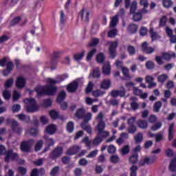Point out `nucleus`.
<instances>
[{
	"label": "nucleus",
	"mask_w": 176,
	"mask_h": 176,
	"mask_svg": "<svg viewBox=\"0 0 176 176\" xmlns=\"http://www.w3.org/2000/svg\"><path fill=\"white\" fill-rule=\"evenodd\" d=\"M38 96H43V94H47L48 96H53L57 91V87L53 86H38L35 88Z\"/></svg>",
	"instance_id": "nucleus-1"
},
{
	"label": "nucleus",
	"mask_w": 176,
	"mask_h": 176,
	"mask_svg": "<svg viewBox=\"0 0 176 176\" xmlns=\"http://www.w3.org/2000/svg\"><path fill=\"white\" fill-rule=\"evenodd\" d=\"M23 102L27 105V112H36L39 109V106L34 98H26Z\"/></svg>",
	"instance_id": "nucleus-2"
},
{
	"label": "nucleus",
	"mask_w": 176,
	"mask_h": 176,
	"mask_svg": "<svg viewBox=\"0 0 176 176\" xmlns=\"http://www.w3.org/2000/svg\"><path fill=\"white\" fill-rule=\"evenodd\" d=\"M104 113L102 112H100L95 118V121L97 123L96 126V129L100 132L102 130H105V127H107V124H105V121H104Z\"/></svg>",
	"instance_id": "nucleus-3"
},
{
	"label": "nucleus",
	"mask_w": 176,
	"mask_h": 176,
	"mask_svg": "<svg viewBox=\"0 0 176 176\" xmlns=\"http://www.w3.org/2000/svg\"><path fill=\"white\" fill-rule=\"evenodd\" d=\"M64 148L62 146H56L50 153V158L53 160H56V159H58L61 155H63V152Z\"/></svg>",
	"instance_id": "nucleus-4"
},
{
	"label": "nucleus",
	"mask_w": 176,
	"mask_h": 176,
	"mask_svg": "<svg viewBox=\"0 0 176 176\" xmlns=\"http://www.w3.org/2000/svg\"><path fill=\"white\" fill-rule=\"evenodd\" d=\"M34 144H35L34 140H30L29 141L27 142H23L21 144V149L23 152H30L31 146H32Z\"/></svg>",
	"instance_id": "nucleus-5"
},
{
	"label": "nucleus",
	"mask_w": 176,
	"mask_h": 176,
	"mask_svg": "<svg viewBox=\"0 0 176 176\" xmlns=\"http://www.w3.org/2000/svg\"><path fill=\"white\" fill-rule=\"evenodd\" d=\"M19 155L16 153H13L12 151H8L6 153L5 162L9 163L10 160H17Z\"/></svg>",
	"instance_id": "nucleus-6"
},
{
	"label": "nucleus",
	"mask_w": 176,
	"mask_h": 176,
	"mask_svg": "<svg viewBox=\"0 0 176 176\" xmlns=\"http://www.w3.org/2000/svg\"><path fill=\"white\" fill-rule=\"evenodd\" d=\"M68 78V75L65 74L63 76H59L56 80H54L53 78H47L46 82L48 83V85H56V83H59V82H63L65 79H67Z\"/></svg>",
	"instance_id": "nucleus-7"
},
{
	"label": "nucleus",
	"mask_w": 176,
	"mask_h": 176,
	"mask_svg": "<svg viewBox=\"0 0 176 176\" xmlns=\"http://www.w3.org/2000/svg\"><path fill=\"white\" fill-rule=\"evenodd\" d=\"M110 96L113 97V98H116V97H124L126 96V89L124 87H122V90L119 91V90H112L110 92Z\"/></svg>",
	"instance_id": "nucleus-8"
},
{
	"label": "nucleus",
	"mask_w": 176,
	"mask_h": 176,
	"mask_svg": "<svg viewBox=\"0 0 176 176\" xmlns=\"http://www.w3.org/2000/svg\"><path fill=\"white\" fill-rule=\"evenodd\" d=\"M79 14L84 23H89V16H90V11L89 10L83 8Z\"/></svg>",
	"instance_id": "nucleus-9"
},
{
	"label": "nucleus",
	"mask_w": 176,
	"mask_h": 176,
	"mask_svg": "<svg viewBox=\"0 0 176 176\" xmlns=\"http://www.w3.org/2000/svg\"><path fill=\"white\" fill-rule=\"evenodd\" d=\"M116 47H118V42L113 41L110 43L109 53L110 57L112 58L116 57Z\"/></svg>",
	"instance_id": "nucleus-10"
},
{
	"label": "nucleus",
	"mask_w": 176,
	"mask_h": 176,
	"mask_svg": "<svg viewBox=\"0 0 176 176\" xmlns=\"http://www.w3.org/2000/svg\"><path fill=\"white\" fill-rule=\"evenodd\" d=\"M11 129L17 134H21L23 129L19 126V122L16 120H12L11 122Z\"/></svg>",
	"instance_id": "nucleus-11"
},
{
	"label": "nucleus",
	"mask_w": 176,
	"mask_h": 176,
	"mask_svg": "<svg viewBox=\"0 0 176 176\" xmlns=\"http://www.w3.org/2000/svg\"><path fill=\"white\" fill-rule=\"evenodd\" d=\"M67 90L69 93H74V91H76V90H78V82L74 81L69 84L67 87Z\"/></svg>",
	"instance_id": "nucleus-12"
},
{
	"label": "nucleus",
	"mask_w": 176,
	"mask_h": 176,
	"mask_svg": "<svg viewBox=\"0 0 176 176\" xmlns=\"http://www.w3.org/2000/svg\"><path fill=\"white\" fill-rule=\"evenodd\" d=\"M142 49L143 52H145V53H147L148 54L153 53L155 52V49L151 47H148V43L146 42H144L142 44Z\"/></svg>",
	"instance_id": "nucleus-13"
},
{
	"label": "nucleus",
	"mask_w": 176,
	"mask_h": 176,
	"mask_svg": "<svg viewBox=\"0 0 176 176\" xmlns=\"http://www.w3.org/2000/svg\"><path fill=\"white\" fill-rule=\"evenodd\" d=\"M162 58L164 60H166V61H170L171 58H175L176 54L175 52H171V53H166L164 52L162 54Z\"/></svg>",
	"instance_id": "nucleus-14"
},
{
	"label": "nucleus",
	"mask_w": 176,
	"mask_h": 176,
	"mask_svg": "<svg viewBox=\"0 0 176 176\" xmlns=\"http://www.w3.org/2000/svg\"><path fill=\"white\" fill-rule=\"evenodd\" d=\"M80 151V146H73L67 150V155H76Z\"/></svg>",
	"instance_id": "nucleus-15"
},
{
	"label": "nucleus",
	"mask_w": 176,
	"mask_h": 176,
	"mask_svg": "<svg viewBox=\"0 0 176 176\" xmlns=\"http://www.w3.org/2000/svg\"><path fill=\"white\" fill-rule=\"evenodd\" d=\"M16 86L18 89H23L25 86V79L23 77H19L16 79Z\"/></svg>",
	"instance_id": "nucleus-16"
},
{
	"label": "nucleus",
	"mask_w": 176,
	"mask_h": 176,
	"mask_svg": "<svg viewBox=\"0 0 176 176\" xmlns=\"http://www.w3.org/2000/svg\"><path fill=\"white\" fill-rule=\"evenodd\" d=\"M102 72L104 75H109V74H111V64L109 62H106L103 65Z\"/></svg>",
	"instance_id": "nucleus-17"
},
{
	"label": "nucleus",
	"mask_w": 176,
	"mask_h": 176,
	"mask_svg": "<svg viewBox=\"0 0 176 176\" xmlns=\"http://www.w3.org/2000/svg\"><path fill=\"white\" fill-rule=\"evenodd\" d=\"M130 100L132 101V102L131 103V107L132 109H133L134 111H137V109L140 108V104L137 102V98L131 97Z\"/></svg>",
	"instance_id": "nucleus-18"
},
{
	"label": "nucleus",
	"mask_w": 176,
	"mask_h": 176,
	"mask_svg": "<svg viewBox=\"0 0 176 176\" xmlns=\"http://www.w3.org/2000/svg\"><path fill=\"white\" fill-rule=\"evenodd\" d=\"M134 140L136 144H141L144 141V134L141 132L134 135Z\"/></svg>",
	"instance_id": "nucleus-19"
},
{
	"label": "nucleus",
	"mask_w": 176,
	"mask_h": 176,
	"mask_svg": "<svg viewBox=\"0 0 176 176\" xmlns=\"http://www.w3.org/2000/svg\"><path fill=\"white\" fill-rule=\"evenodd\" d=\"M13 69V63L12 62L7 63V69L3 71V76H8L10 74V71Z\"/></svg>",
	"instance_id": "nucleus-20"
},
{
	"label": "nucleus",
	"mask_w": 176,
	"mask_h": 176,
	"mask_svg": "<svg viewBox=\"0 0 176 176\" xmlns=\"http://www.w3.org/2000/svg\"><path fill=\"white\" fill-rule=\"evenodd\" d=\"M138 126L140 127V129H142L143 130H146L148 129V122L144 120H139L137 122Z\"/></svg>",
	"instance_id": "nucleus-21"
},
{
	"label": "nucleus",
	"mask_w": 176,
	"mask_h": 176,
	"mask_svg": "<svg viewBox=\"0 0 176 176\" xmlns=\"http://www.w3.org/2000/svg\"><path fill=\"white\" fill-rule=\"evenodd\" d=\"M85 113H86V111L85 110V109H77L75 113V116L78 119H83V116H85Z\"/></svg>",
	"instance_id": "nucleus-22"
},
{
	"label": "nucleus",
	"mask_w": 176,
	"mask_h": 176,
	"mask_svg": "<svg viewBox=\"0 0 176 176\" xmlns=\"http://www.w3.org/2000/svg\"><path fill=\"white\" fill-rule=\"evenodd\" d=\"M118 23H119V16H118V15H116L111 19L109 25L110 28H115V27L118 25Z\"/></svg>",
	"instance_id": "nucleus-23"
},
{
	"label": "nucleus",
	"mask_w": 176,
	"mask_h": 176,
	"mask_svg": "<svg viewBox=\"0 0 176 176\" xmlns=\"http://www.w3.org/2000/svg\"><path fill=\"white\" fill-rule=\"evenodd\" d=\"M56 129L57 128L56 127V125L50 124L48 126H47V128L45 129V131L48 134H54L56 133Z\"/></svg>",
	"instance_id": "nucleus-24"
},
{
	"label": "nucleus",
	"mask_w": 176,
	"mask_h": 176,
	"mask_svg": "<svg viewBox=\"0 0 176 176\" xmlns=\"http://www.w3.org/2000/svg\"><path fill=\"white\" fill-rule=\"evenodd\" d=\"M150 34L152 41H156L157 39H160V35H159V33L155 32L153 30V28L150 29Z\"/></svg>",
	"instance_id": "nucleus-25"
},
{
	"label": "nucleus",
	"mask_w": 176,
	"mask_h": 176,
	"mask_svg": "<svg viewBox=\"0 0 176 176\" xmlns=\"http://www.w3.org/2000/svg\"><path fill=\"white\" fill-rule=\"evenodd\" d=\"M174 123H172L168 128V140L171 141L174 137Z\"/></svg>",
	"instance_id": "nucleus-26"
},
{
	"label": "nucleus",
	"mask_w": 176,
	"mask_h": 176,
	"mask_svg": "<svg viewBox=\"0 0 176 176\" xmlns=\"http://www.w3.org/2000/svg\"><path fill=\"white\" fill-rule=\"evenodd\" d=\"M127 30L130 34H135L138 31V26L135 24H131L129 25Z\"/></svg>",
	"instance_id": "nucleus-27"
},
{
	"label": "nucleus",
	"mask_w": 176,
	"mask_h": 176,
	"mask_svg": "<svg viewBox=\"0 0 176 176\" xmlns=\"http://www.w3.org/2000/svg\"><path fill=\"white\" fill-rule=\"evenodd\" d=\"M80 126L82 130L87 131L88 134H91V126L87 124L86 122L81 123Z\"/></svg>",
	"instance_id": "nucleus-28"
},
{
	"label": "nucleus",
	"mask_w": 176,
	"mask_h": 176,
	"mask_svg": "<svg viewBox=\"0 0 176 176\" xmlns=\"http://www.w3.org/2000/svg\"><path fill=\"white\" fill-rule=\"evenodd\" d=\"M101 89H109L111 87V80H104L101 82L100 85Z\"/></svg>",
	"instance_id": "nucleus-29"
},
{
	"label": "nucleus",
	"mask_w": 176,
	"mask_h": 176,
	"mask_svg": "<svg viewBox=\"0 0 176 176\" xmlns=\"http://www.w3.org/2000/svg\"><path fill=\"white\" fill-rule=\"evenodd\" d=\"M138 8V3L137 1H132L130 6V13L131 14H133V13L135 12V10H137V8Z\"/></svg>",
	"instance_id": "nucleus-30"
},
{
	"label": "nucleus",
	"mask_w": 176,
	"mask_h": 176,
	"mask_svg": "<svg viewBox=\"0 0 176 176\" xmlns=\"http://www.w3.org/2000/svg\"><path fill=\"white\" fill-rule=\"evenodd\" d=\"M66 129L68 133H72L75 129V124H74V122L69 121L67 122L66 124Z\"/></svg>",
	"instance_id": "nucleus-31"
},
{
	"label": "nucleus",
	"mask_w": 176,
	"mask_h": 176,
	"mask_svg": "<svg viewBox=\"0 0 176 176\" xmlns=\"http://www.w3.org/2000/svg\"><path fill=\"white\" fill-rule=\"evenodd\" d=\"M167 79H168V75L166 74H161L157 77V80L160 82V83H164Z\"/></svg>",
	"instance_id": "nucleus-32"
},
{
	"label": "nucleus",
	"mask_w": 176,
	"mask_h": 176,
	"mask_svg": "<svg viewBox=\"0 0 176 176\" xmlns=\"http://www.w3.org/2000/svg\"><path fill=\"white\" fill-rule=\"evenodd\" d=\"M98 135L102 140V138H107L109 137V131H104V129L98 132Z\"/></svg>",
	"instance_id": "nucleus-33"
},
{
	"label": "nucleus",
	"mask_w": 176,
	"mask_h": 176,
	"mask_svg": "<svg viewBox=\"0 0 176 176\" xmlns=\"http://www.w3.org/2000/svg\"><path fill=\"white\" fill-rule=\"evenodd\" d=\"M67 97V94L64 91H61L57 98V101L58 102H61L63 100H65V98Z\"/></svg>",
	"instance_id": "nucleus-34"
},
{
	"label": "nucleus",
	"mask_w": 176,
	"mask_h": 176,
	"mask_svg": "<svg viewBox=\"0 0 176 176\" xmlns=\"http://www.w3.org/2000/svg\"><path fill=\"white\" fill-rule=\"evenodd\" d=\"M84 56H85V51H82L80 53L75 54L74 55V60H76V61H79L82 60V58H83Z\"/></svg>",
	"instance_id": "nucleus-35"
},
{
	"label": "nucleus",
	"mask_w": 176,
	"mask_h": 176,
	"mask_svg": "<svg viewBox=\"0 0 176 176\" xmlns=\"http://www.w3.org/2000/svg\"><path fill=\"white\" fill-rule=\"evenodd\" d=\"M91 118H93V115L91 113H85L82 119L84 120L83 123H88V122H90L91 120Z\"/></svg>",
	"instance_id": "nucleus-36"
},
{
	"label": "nucleus",
	"mask_w": 176,
	"mask_h": 176,
	"mask_svg": "<svg viewBox=\"0 0 176 176\" xmlns=\"http://www.w3.org/2000/svg\"><path fill=\"white\" fill-rule=\"evenodd\" d=\"M162 102L157 101L153 104V111L154 112H160V109L162 108Z\"/></svg>",
	"instance_id": "nucleus-37"
},
{
	"label": "nucleus",
	"mask_w": 176,
	"mask_h": 176,
	"mask_svg": "<svg viewBox=\"0 0 176 176\" xmlns=\"http://www.w3.org/2000/svg\"><path fill=\"white\" fill-rule=\"evenodd\" d=\"M110 162L116 164V163H119V162H120V158L118 155H113L110 157Z\"/></svg>",
	"instance_id": "nucleus-38"
},
{
	"label": "nucleus",
	"mask_w": 176,
	"mask_h": 176,
	"mask_svg": "<svg viewBox=\"0 0 176 176\" xmlns=\"http://www.w3.org/2000/svg\"><path fill=\"white\" fill-rule=\"evenodd\" d=\"M105 94V91H101L100 89L95 90L92 92L94 97H101Z\"/></svg>",
	"instance_id": "nucleus-39"
},
{
	"label": "nucleus",
	"mask_w": 176,
	"mask_h": 176,
	"mask_svg": "<svg viewBox=\"0 0 176 176\" xmlns=\"http://www.w3.org/2000/svg\"><path fill=\"white\" fill-rule=\"evenodd\" d=\"M50 116L52 118V119H58V118L60 116V113L56 110H52L50 111Z\"/></svg>",
	"instance_id": "nucleus-40"
},
{
	"label": "nucleus",
	"mask_w": 176,
	"mask_h": 176,
	"mask_svg": "<svg viewBox=\"0 0 176 176\" xmlns=\"http://www.w3.org/2000/svg\"><path fill=\"white\" fill-rule=\"evenodd\" d=\"M107 35H108L109 38H115V36H116V35H118V30L116 28L110 30V31L108 32Z\"/></svg>",
	"instance_id": "nucleus-41"
},
{
	"label": "nucleus",
	"mask_w": 176,
	"mask_h": 176,
	"mask_svg": "<svg viewBox=\"0 0 176 176\" xmlns=\"http://www.w3.org/2000/svg\"><path fill=\"white\" fill-rule=\"evenodd\" d=\"M138 170V167L137 166L133 165L130 168V176H137V170Z\"/></svg>",
	"instance_id": "nucleus-42"
},
{
	"label": "nucleus",
	"mask_w": 176,
	"mask_h": 176,
	"mask_svg": "<svg viewBox=\"0 0 176 176\" xmlns=\"http://www.w3.org/2000/svg\"><path fill=\"white\" fill-rule=\"evenodd\" d=\"M129 152H130V146L126 145L123 146L122 149H121L120 153L121 155L124 156V155H127V153H129Z\"/></svg>",
	"instance_id": "nucleus-43"
},
{
	"label": "nucleus",
	"mask_w": 176,
	"mask_h": 176,
	"mask_svg": "<svg viewBox=\"0 0 176 176\" xmlns=\"http://www.w3.org/2000/svg\"><path fill=\"white\" fill-rule=\"evenodd\" d=\"M97 53V50L94 49L91 50L89 52H88L87 56V61H90L91 60V58Z\"/></svg>",
	"instance_id": "nucleus-44"
},
{
	"label": "nucleus",
	"mask_w": 176,
	"mask_h": 176,
	"mask_svg": "<svg viewBox=\"0 0 176 176\" xmlns=\"http://www.w3.org/2000/svg\"><path fill=\"white\" fill-rule=\"evenodd\" d=\"M96 60L99 63H102L104 61H105V56H104V54L100 53L97 55L96 56Z\"/></svg>",
	"instance_id": "nucleus-45"
},
{
	"label": "nucleus",
	"mask_w": 176,
	"mask_h": 176,
	"mask_svg": "<svg viewBox=\"0 0 176 176\" xmlns=\"http://www.w3.org/2000/svg\"><path fill=\"white\" fill-rule=\"evenodd\" d=\"M164 8H171L173 6V2L171 0H164L162 2Z\"/></svg>",
	"instance_id": "nucleus-46"
},
{
	"label": "nucleus",
	"mask_w": 176,
	"mask_h": 176,
	"mask_svg": "<svg viewBox=\"0 0 176 176\" xmlns=\"http://www.w3.org/2000/svg\"><path fill=\"white\" fill-rule=\"evenodd\" d=\"M129 162L130 163H132V164H134L138 162V154H133L132 156L129 157Z\"/></svg>",
	"instance_id": "nucleus-47"
},
{
	"label": "nucleus",
	"mask_w": 176,
	"mask_h": 176,
	"mask_svg": "<svg viewBox=\"0 0 176 176\" xmlns=\"http://www.w3.org/2000/svg\"><path fill=\"white\" fill-rule=\"evenodd\" d=\"M166 23H167V16L166 15H164L160 19L159 26L160 27H165Z\"/></svg>",
	"instance_id": "nucleus-48"
},
{
	"label": "nucleus",
	"mask_w": 176,
	"mask_h": 176,
	"mask_svg": "<svg viewBox=\"0 0 176 176\" xmlns=\"http://www.w3.org/2000/svg\"><path fill=\"white\" fill-rule=\"evenodd\" d=\"M142 19V16H141L139 12L133 13V20L134 21H140Z\"/></svg>",
	"instance_id": "nucleus-49"
},
{
	"label": "nucleus",
	"mask_w": 176,
	"mask_h": 176,
	"mask_svg": "<svg viewBox=\"0 0 176 176\" xmlns=\"http://www.w3.org/2000/svg\"><path fill=\"white\" fill-rule=\"evenodd\" d=\"M43 145V141L39 140L38 142H37V143L36 144L35 147H34L36 152L41 151V149H42Z\"/></svg>",
	"instance_id": "nucleus-50"
},
{
	"label": "nucleus",
	"mask_w": 176,
	"mask_h": 176,
	"mask_svg": "<svg viewBox=\"0 0 176 176\" xmlns=\"http://www.w3.org/2000/svg\"><path fill=\"white\" fill-rule=\"evenodd\" d=\"M58 171H60V167L58 166H55L54 167L50 172V175L51 176H56L57 174H58Z\"/></svg>",
	"instance_id": "nucleus-51"
},
{
	"label": "nucleus",
	"mask_w": 176,
	"mask_h": 176,
	"mask_svg": "<svg viewBox=\"0 0 176 176\" xmlns=\"http://www.w3.org/2000/svg\"><path fill=\"white\" fill-rule=\"evenodd\" d=\"M60 24H65V21H67V18L65 17V14H64L63 11L60 12Z\"/></svg>",
	"instance_id": "nucleus-52"
},
{
	"label": "nucleus",
	"mask_w": 176,
	"mask_h": 176,
	"mask_svg": "<svg viewBox=\"0 0 176 176\" xmlns=\"http://www.w3.org/2000/svg\"><path fill=\"white\" fill-rule=\"evenodd\" d=\"M100 76L101 74H100V68L99 67L95 68L92 74L93 78H100Z\"/></svg>",
	"instance_id": "nucleus-53"
},
{
	"label": "nucleus",
	"mask_w": 176,
	"mask_h": 176,
	"mask_svg": "<svg viewBox=\"0 0 176 176\" xmlns=\"http://www.w3.org/2000/svg\"><path fill=\"white\" fill-rule=\"evenodd\" d=\"M156 156H153L151 158L146 157V164H153L156 162Z\"/></svg>",
	"instance_id": "nucleus-54"
},
{
	"label": "nucleus",
	"mask_w": 176,
	"mask_h": 176,
	"mask_svg": "<svg viewBox=\"0 0 176 176\" xmlns=\"http://www.w3.org/2000/svg\"><path fill=\"white\" fill-rule=\"evenodd\" d=\"M164 140V136L162 133L155 134V142H160V141H163Z\"/></svg>",
	"instance_id": "nucleus-55"
},
{
	"label": "nucleus",
	"mask_w": 176,
	"mask_h": 176,
	"mask_svg": "<svg viewBox=\"0 0 176 176\" xmlns=\"http://www.w3.org/2000/svg\"><path fill=\"white\" fill-rule=\"evenodd\" d=\"M108 153H115L116 152V147L113 145H110L107 147Z\"/></svg>",
	"instance_id": "nucleus-56"
},
{
	"label": "nucleus",
	"mask_w": 176,
	"mask_h": 176,
	"mask_svg": "<svg viewBox=\"0 0 176 176\" xmlns=\"http://www.w3.org/2000/svg\"><path fill=\"white\" fill-rule=\"evenodd\" d=\"M102 142V139L98 136V134L97 135V137L94 140L93 144L94 145H98L99 144H101Z\"/></svg>",
	"instance_id": "nucleus-57"
},
{
	"label": "nucleus",
	"mask_w": 176,
	"mask_h": 176,
	"mask_svg": "<svg viewBox=\"0 0 176 176\" xmlns=\"http://www.w3.org/2000/svg\"><path fill=\"white\" fill-rule=\"evenodd\" d=\"M135 131H137V126L134 125H129V127L128 128V133L134 134Z\"/></svg>",
	"instance_id": "nucleus-58"
},
{
	"label": "nucleus",
	"mask_w": 176,
	"mask_h": 176,
	"mask_svg": "<svg viewBox=\"0 0 176 176\" xmlns=\"http://www.w3.org/2000/svg\"><path fill=\"white\" fill-rule=\"evenodd\" d=\"M94 86V84H93V82H89L85 89L86 93L87 94L91 93V90H93Z\"/></svg>",
	"instance_id": "nucleus-59"
},
{
	"label": "nucleus",
	"mask_w": 176,
	"mask_h": 176,
	"mask_svg": "<svg viewBox=\"0 0 176 176\" xmlns=\"http://www.w3.org/2000/svg\"><path fill=\"white\" fill-rule=\"evenodd\" d=\"M109 104L110 105H113V107H118V105H119V100L115 98L111 99Z\"/></svg>",
	"instance_id": "nucleus-60"
},
{
	"label": "nucleus",
	"mask_w": 176,
	"mask_h": 176,
	"mask_svg": "<svg viewBox=\"0 0 176 176\" xmlns=\"http://www.w3.org/2000/svg\"><path fill=\"white\" fill-rule=\"evenodd\" d=\"M133 94L135 96H141V94H142V90L136 87H133Z\"/></svg>",
	"instance_id": "nucleus-61"
},
{
	"label": "nucleus",
	"mask_w": 176,
	"mask_h": 176,
	"mask_svg": "<svg viewBox=\"0 0 176 176\" xmlns=\"http://www.w3.org/2000/svg\"><path fill=\"white\" fill-rule=\"evenodd\" d=\"M12 96L10 95V92L8 90H5L3 92V97L5 98V100H9Z\"/></svg>",
	"instance_id": "nucleus-62"
},
{
	"label": "nucleus",
	"mask_w": 176,
	"mask_h": 176,
	"mask_svg": "<svg viewBox=\"0 0 176 176\" xmlns=\"http://www.w3.org/2000/svg\"><path fill=\"white\" fill-rule=\"evenodd\" d=\"M28 133L31 135H36L38 134V129H36V128H32V129L28 130Z\"/></svg>",
	"instance_id": "nucleus-63"
},
{
	"label": "nucleus",
	"mask_w": 176,
	"mask_h": 176,
	"mask_svg": "<svg viewBox=\"0 0 176 176\" xmlns=\"http://www.w3.org/2000/svg\"><path fill=\"white\" fill-rule=\"evenodd\" d=\"M52 105V100L50 99H45L43 102V107L45 108H47V107H50Z\"/></svg>",
	"instance_id": "nucleus-64"
}]
</instances>
